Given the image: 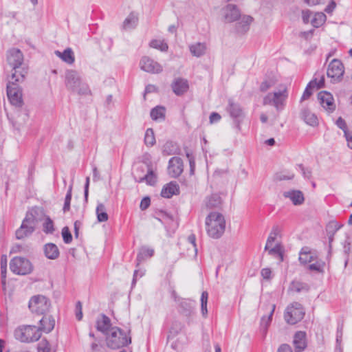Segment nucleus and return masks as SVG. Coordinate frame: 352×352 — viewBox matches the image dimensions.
I'll return each mask as SVG.
<instances>
[{"label": "nucleus", "instance_id": "obj_1", "mask_svg": "<svg viewBox=\"0 0 352 352\" xmlns=\"http://www.w3.org/2000/svg\"><path fill=\"white\" fill-rule=\"evenodd\" d=\"M23 54L19 49L12 48L8 51L7 61L12 69L10 78H17L15 81L23 82L28 74V66L23 63Z\"/></svg>", "mask_w": 352, "mask_h": 352}, {"label": "nucleus", "instance_id": "obj_2", "mask_svg": "<svg viewBox=\"0 0 352 352\" xmlns=\"http://www.w3.org/2000/svg\"><path fill=\"white\" fill-rule=\"evenodd\" d=\"M206 228L210 237L220 238L226 230L224 216L219 212H210L206 218Z\"/></svg>", "mask_w": 352, "mask_h": 352}, {"label": "nucleus", "instance_id": "obj_3", "mask_svg": "<svg viewBox=\"0 0 352 352\" xmlns=\"http://www.w3.org/2000/svg\"><path fill=\"white\" fill-rule=\"evenodd\" d=\"M65 84L68 90L80 95H87L90 93L88 85L82 82L80 74L76 70L66 71Z\"/></svg>", "mask_w": 352, "mask_h": 352}, {"label": "nucleus", "instance_id": "obj_4", "mask_svg": "<svg viewBox=\"0 0 352 352\" xmlns=\"http://www.w3.org/2000/svg\"><path fill=\"white\" fill-rule=\"evenodd\" d=\"M106 340L107 346L112 349H120L131 342V337L117 327L110 329V333L107 336Z\"/></svg>", "mask_w": 352, "mask_h": 352}, {"label": "nucleus", "instance_id": "obj_5", "mask_svg": "<svg viewBox=\"0 0 352 352\" xmlns=\"http://www.w3.org/2000/svg\"><path fill=\"white\" fill-rule=\"evenodd\" d=\"M17 78H10L7 84V96L10 103L18 108H21L23 105L22 88L20 84L22 82L15 81Z\"/></svg>", "mask_w": 352, "mask_h": 352}, {"label": "nucleus", "instance_id": "obj_6", "mask_svg": "<svg viewBox=\"0 0 352 352\" xmlns=\"http://www.w3.org/2000/svg\"><path fill=\"white\" fill-rule=\"evenodd\" d=\"M17 340L24 342L37 341L41 336L38 327L34 325H26L17 328L14 331Z\"/></svg>", "mask_w": 352, "mask_h": 352}, {"label": "nucleus", "instance_id": "obj_7", "mask_svg": "<svg viewBox=\"0 0 352 352\" xmlns=\"http://www.w3.org/2000/svg\"><path fill=\"white\" fill-rule=\"evenodd\" d=\"M37 223L36 218L32 210L26 213L21 227L16 231L17 239H23L30 236L35 230Z\"/></svg>", "mask_w": 352, "mask_h": 352}, {"label": "nucleus", "instance_id": "obj_8", "mask_svg": "<svg viewBox=\"0 0 352 352\" xmlns=\"http://www.w3.org/2000/svg\"><path fill=\"white\" fill-rule=\"evenodd\" d=\"M305 314L302 305L299 302H294L286 308L284 318L287 323L295 324L304 318Z\"/></svg>", "mask_w": 352, "mask_h": 352}, {"label": "nucleus", "instance_id": "obj_9", "mask_svg": "<svg viewBox=\"0 0 352 352\" xmlns=\"http://www.w3.org/2000/svg\"><path fill=\"white\" fill-rule=\"evenodd\" d=\"M50 300L43 295H36L32 296L28 304L30 311L38 315H44L47 313L50 307Z\"/></svg>", "mask_w": 352, "mask_h": 352}, {"label": "nucleus", "instance_id": "obj_10", "mask_svg": "<svg viewBox=\"0 0 352 352\" xmlns=\"http://www.w3.org/2000/svg\"><path fill=\"white\" fill-rule=\"evenodd\" d=\"M10 268L16 274L26 275L32 272L33 266L28 259L16 256L10 261Z\"/></svg>", "mask_w": 352, "mask_h": 352}, {"label": "nucleus", "instance_id": "obj_11", "mask_svg": "<svg viewBox=\"0 0 352 352\" xmlns=\"http://www.w3.org/2000/svg\"><path fill=\"white\" fill-rule=\"evenodd\" d=\"M287 98V89L284 88L282 90L269 93L266 95L263 101V105H273L279 111L283 108L284 102Z\"/></svg>", "mask_w": 352, "mask_h": 352}, {"label": "nucleus", "instance_id": "obj_12", "mask_svg": "<svg viewBox=\"0 0 352 352\" xmlns=\"http://www.w3.org/2000/svg\"><path fill=\"white\" fill-rule=\"evenodd\" d=\"M327 74L333 82L339 81L344 74V66L342 62L338 59H333L329 65Z\"/></svg>", "mask_w": 352, "mask_h": 352}, {"label": "nucleus", "instance_id": "obj_13", "mask_svg": "<svg viewBox=\"0 0 352 352\" xmlns=\"http://www.w3.org/2000/svg\"><path fill=\"white\" fill-rule=\"evenodd\" d=\"M140 66L143 71L151 74H160L163 70L162 66L158 62L146 56L142 58Z\"/></svg>", "mask_w": 352, "mask_h": 352}, {"label": "nucleus", "instance_id": "obj_14", "mask_svg": "<svg viewBox=\"0 0 352 352\" xmlns=\"http://www.w3.org/2000/svg\"><path fill=\"white\" fill-rule=\"evenodd\" d=\"M223 16L227 22L235 21L241 16V12L236 5L228 4L223 9Z\"/></svg>", "mask_w": 352, "mask_h": 352}, {"label": "nucleus", "instance_id": "obj_15", "mask_svg": "<svg viewBox=\"0 0 352 352\" xmlns=\"http://www.w3.org/2000/svg\"><path fill=\"white\" fill-rule=\"evenodd\" d=\"M318 100L324 109L329 111H333L335 109L336 105L333 102V98L329 92L320 91L318 94Z\"/></svg>", "mask_w": 352, "mask_h": 352}, {"label": "nucleus", "instance_id": "obj_16", "mask_svg": "<svg viewBox=\"0 0 352 352\" xmlns=\"http://www.w3.org/2000/svg\"><path fill=\"white\" fill-rule=\"evenodd\" d=\"M293 344L295 351L300 352L307 346L306 333L305 331H297L294 336Z\"/></svg>", "mask_w": 352, "mask_h": 352}, {"label": "nucleus", "instance_id": "obj_17", "mask_svg": "<svg viewBox=\"0 0 352 352\" xmlns=\"http://www.w3.org/2000/svg\"><path fill=\"white\" fill-rule=\"evenodd\" d=\"M253 21V18L249 15L241 16L239 21L236 23V30L239 34H245L250 29V25Z\"/></svg>", "mask_w": 352, "mask_h": 352}, {"label": "nucleus", "instance_id": "obj_18", "mask_svg": "<svg viewBox=\"0 0 352 352\" xmlns=\"http://www.w3.org/2000/svg\"><path fill=\"white\" fill-rule=\"evenodd\" d=\"M316 259V254L312 252L308 247H304L301 249L299 254V261L301 264L306 265Z\"/></svg>", "mask_w": 352, "mask_h": 352}, {"label": "nucleus", "instance_id": "obj_19", "mask_svg": "<svg viewBox=\"0 0 352 352\" xmlns=\"http://www.w3.org/2000/svg\"><path fill=\"white\" fill-rule=\"evenodd\" d=\"M283 196L289 198L294 205H300L305 200L302 192L296 190L285 191L283 192Z\"/></svg>", "mask_w": 352, "mask_h": 352}, {"label": "nucleus", "instance_id": "obj_20", "mask_svg": "<svg viewBox=\"0 0 352 352\" xmlns=\"http://www.w3.org/2000/svg\"><path fill=\"white\" fill-rule=\"evenodd\" d=\"M40 327L38 329L40 332L42 331L45 333H50L54 327L55 320L51 316L45 315L40 320Z\"/></svg>", "mask_w": 352, "mask_h": 352}, {"label": "nucleus", "instance_id": "obj_21", "mask_svg": "<svg viewBox=\"0 0 352 352\" xmlns=\"http://www.w3.org/2000/svg\"><path fill=\"white\" fill-rule=\"evenodd\" d=\"M222 203V199L217 193L207 197L205 201V205L208 209L219 208L221 206Z\"/></svg>", "mask_w": 352, "mask_h": 352}, {"label": "nucleus", "instance_id": "obj_22", "mask_svg": "<svg viewBox=\"0 0 352 352\" xmlns=\"http://www.w3.org/2000/svg\"><path fill=\"white\" fill-rule=\"evenodd\" d=\"M301 118L309 125L314 126L318 124L317 116L308 109H303L300 112Z\"/></svg>", "mask_w": 352, "mask_h": 352}, {"label": "nucleus", "instance_id": "obj_23", "mask_svg": "<svg viewBox=\"0 0 352 352\" xmlns=\"http://www.w3.org/2000/svg\"><path fill=\"white\" fill-rule=\"evenodd\" d=\"M179 312L186 317H189L194 311V302L190 300H182L179 304Z\"/></svg>", "mask_w": 352, "mask_h": 352}, {"label": "nucleus", "instance_id": "obj_24", "mask_svg": "<svg viewBox=\"0 0 352 352\" xmlns=\"http://www.w3.org/2000/svg\"><path fill=\"white\" fill-rule=\"evenodd\" d=\"M55 54L65 63L72 65L75 61V56L72 50L69 47L65 49L63 52L55 51Z\"/></svg>", "mask_w": 352, "mask_h": 352}, {"label": "nucleus", "instance_id": "obj_25", "mask_svg": "<svg viewBox=\"0 0 352 352\" xmlns=\"http://www.w3.org/2000/svg\"><path fill=\"white\" fill-rule=\"evenodd\" d=\"M228 111L230 116L233 118H239L243 116V110L238 103H235L232 100H228Z\"/></svg>", "mask_w": 352, "mask_h": 352}, {"label": "nucleus", "instance_id": "obj_26", "mask_svg": "<svg viewBox=\"0 0 352 352\" xmlns=\"http://www.w3.org/2000/svg\"><path fill=\"white\" fill-rule=\"evenodd\" d=\"M44 252L46 257L52 260L57 258L59 256L58 247L52 243H47L44 246Z\"/></svg>", "mask_w": 352, "mask_h": 352}, {"label": "nucleus", "instance_id": "obj_27", "mask_svg": "<svg viewBox=\"0 0 352 352\" xmlns=\"http://www.w3.org/2000/svg\"><path fill=\"white\" fill-rule=\"evenodd\" d=\"M111 320L110 319L102 314L100 318H98L96 321V329L98 331L106 333L110 329Z\"/></svg>", "mask_w": 352, "mask_h": 352}, {"label": "nucleus", "instance_id": "obj_28", "mask_svg": "<svg viewBox=\"0 0 352 352\" xmlns=\"http://www.w3.org/2000/svg\"><path fill=\"white\" fill-rule=\"evenodd\" d=\"M190 52L194 56L200 57L205 54L207 47L205 43H195L189 47Z\"/></svg>", "mask_w": 352, "mask_h": 352}, {"label": "nucleus", "instance_id": "obj_29", "mask_svg": "<svg viewBox=\"0 0 352 352\" xmlns=\"http://www.w3.org/2000/svg\"><path fill=\"white\" fill-rule=\"evenodd\" d=\"M138 23V16L136 14L131 12L125 19L122 24V28L125 30L134 29Z\"/></svg>", "mask_w": 352, "mask_h": 352}, {"label": "nucleus", "instance_id": "obj_30", "mask_svg": "<svg viewBox=\"0 0 352 352\" xmlns=\"http://www.w3.org/2000/svg\"><path fill=\"white\" fill-rule=\"evenodd\" d=\"M164 285L166 287H167V289L171 294V296L173 298V300H176V296L175 294V280L173 278V272L170 271L167 273L165 280H164Z\"/></svg>", "mask_w": 352, "mask_h": 352}, {"label": "nucleus", "instance_id": "obj_31", "mask_svg": "<svg viewBox=\"0 0 352 352\" xmlns=\"http://www.w3.org/2000/svg\"><path fill=\"white\" fill-rule=\"evenodd\" d=\"M175 193L176 182L174 181L166 184L161 191V195L164 198H170Z\"/></svg>", "mask_w": 352, "mask_h": 352}, {"label": "nucleus", "instance_id": "obj_32", "mask_svg": "<svg viewBox=\"0 0 352 352\" xmlns=\"http://www.w3.org/2000/svg\"><path fill=\"white\" fill-rule=\"evenodd\" d=\"M149 46L162 52H167L168 49V45L164 39H152L149 43Z\"/></svg>", "mask_w": 352, "mask_h": 352}, {"label": "nucleus", "instance_id": "obj_33", "mask_svg": "<svg viewBox=\"0 0 352 352\" xmlns=\"http://www.w3.org/2000/svg\"><path fill=\"white\" fill-rule=\"evenodd\" d=\"M96 212L97 215V219L99 222H105L108 220L109 216L107 213L106 207L103 204H98Z\"/></svg>", "mask_w": 352, "mask_h": 352}, {"label": "nucleus", "instance_id": "obj_34", "mask_svg": "<svg viewBox=\"0 0 352 352\" xmlns=\"http://www.w3.org/2000/svg\"><path fill=\"white\" fill-rule=\"evenodd\" d=\"M166 109L162 106H157L152 109L150 116L153 120H164Z\"/></svg>", "mask_w": 352, "mask_h": 352}, {"label": "nucleus", "instance_id": "obj_35", "mask_svg": "<svg viewBox=\"0 0 352 352\" xmlns=\"http://www.w3.org/2000/svg\"><path fill=\"white\" fill-rule=\"evenodd\" d=\"M154 250L153 249L145 248H142L137 256V265H138L142 261L148 257H151L153 256Z\"/></svg>", "mask_w": 352, "mask_h": 352}, {"label": "nucleus", "instance_id": "obj_36", "mask_svg": "<svg viewBox=\"0 0 352 352\" xmlns=\"http://www.w3.org/2000/svg\"><path fill=\"white\" fill-rule=\"evenodd\" d=\"M196 238L195 234H192L188 236L187 239V242L189 245V247L188 248L187 250V255L188 256H196L197 254V245L195 243Z\"/></svg>", "mask_w": 352, "mask_h": 352}, {"label": "nucleus", "instance_id": "obj_37", "mask_svg": "<svg viewBox=\"0 0 352 352\" xmlns=\"http://www.w3.org/2000/svg\"><path fill=\"white\" fill-rule=\"evenodd\" d=\"M326 15L322 12H316L311 18L310 23L314 28H319L326 21Z\"/></svg>", "mask_w": 352, "mask_h": 352}, {"label": "nucleus", "instance_id": "obj_38", "mask_svg": "<svg viewBox=\"0 0 352 352\" xmlns=\"http://www.w3.org/2000/svg\"><path fill=\"white\" fill-rule=\"evenodd\" d=\"M144 181H146V183L149 185H154L156 183L157 177L152 168H149L147 174L140 178L138 182H142Z\"/></svg>", "mask_w": 352, "mask_h": 352}, {"label": "nucleus", "instance_id": "obj_39", "mask_svg": "<svg viewBox=\"0 0 352 352\" xmlns=\"http://www.w3.org/2000/svg\"><path fill=\"white\" fill-rule=\"evenodd\" d=\"M189 89V85L187 80L177 78V96L182 95Z\"/></svg>", "mask_w": 352, "mask_h": 352}, {"label": "nucleus", "instance_id": "obj_40", "mask_svg": "<svg viewBox=\"0 0 352 352\" xmlns=\"http://www.w3.org/2000/svg\"><path fill=\"white\" fill-rule=\"evenodd\" d=\"M208 298V293L207 292H203L201 296V314L204 317H206L208 314L207 310V302Z\"/></svg>", "mask_w": 352, "mask_h": 352}, {"label": "nucleus", "instance_id": "obj_41", "mask_svg": "<svg viewBox=\"0 0 352 352\" xmlns=\"http://www.w3.org/2000/svg\"><path fill=\"white\" fill-rule=\"evenodd\" d=\"M144 142L147 146H153L155 143V138L152 129H148L146 131L144 136Z\"/></svg>", "mask_w": 352, "mask_h": 352}, {"label": "nucleus", "instance_id": "obj_42", "mask_svg": "<svg viewBox=\"0 0 352 352\" xmlns=\"http://www.w3.org/2000/svg\"><path fill=\"white\" fill-rule=\"evenodd\" d=\"M175 336H176V331L173 328V329H170V331H169V333H168V335L167 336V345H166V347L169 346L172 349H176Z\"/></svg>", "mask_w": 352, "mask_h": 352}, {"label": "nucleus", "instance_id": "obj_43", "mask_svg": "<svg viewBox=\"0 0 352 352\" xmlns=\"http://www.w3.org/2000/svg\"><path fill=\"white\" fill-rule=\"evenodd\" d=\"M176 151L175 144L173 142H166L164 146L162 152L164 155H170L175 153Z\"/></svg>", "mask_w": 352, "mask_h": 352}, {"label": "nucleus", "instance_id": "obj_44", "mask_svg": "<svg viewBox=\"0 0 352 352\" xmlns=\"http://www.w3.org/2000/svg\"><path fill=\"white\" fill-rule=\"evenodd\" d=\"M268 251L269 254L273 256H278L281 261L283 259L282 247L280 244H276L274 248H269V250H266Z\"/></svg>", "mask_w": 352, "mask_h": 352}, {"label": "nucleus", "instance_id": "obj_45", "mask_svg": "<svg viewBox=\"0 0 352 352\" xmlns=\"http://www.w3.org/2000/svg\"><path fill=\"white\" fill-rule=\"evenodd\" d=\"M274 309H275V305H272V309L270 311V315L268 316L267 318L263 316L262 318H261V326L264 327L265 329V332H266L267 331V327L269 326V324H270L271 321H272V315L274 312Z\"/></svg>", "mask_w": 352, "mask_h": 352}, {"label": "nucleus", "instance_id": "obj_46", "mask_svg": "<svg viewBox=\"0 0 352 352\" xmlns=\"http://www.w3.org/2000/svg\"><path fill=\"white\" fill-rule=\"evenodd\" d=\"M72 186H70L66 194L65 198V203L63 206V210L64 212H66L70 210V203L72 200Z\"/></svg>", "mask_w": 352, "mask_h": 352}, {"label": "nucleus", "instance_id": "obj_47", "mask_svg": "<svg viewBox=\"0 0 352 352\" xmlns=\"http://www.w3.org/2000/svg\"><path fill=\"white\" fill-rule=\"evenodd\" d=\"M342 335H343V327H342V325H340L338 327L337 332H336V344H337L336 348V351H339L340 352H341V351H342L341 342H342Z\"/></svg>", "mask_w": 352, "mask_h": 352}, {"label": "nucleus", "instance_id": "obj_48", "mask_svg": "<svg viewBox=\"0 0 352 352\" xmlns=\"http://www.w3.org/2000/svg\"><path fill=\"white\" fill-rule=\"evenodd\" d=\"M278 234V228H274L270 236L267 238V243L265 247V250H269L272 245V243L275 241L276 237Z\"/></svg>", "mask_w": 352, "mask_h": 352}, {"label": "nucleus", "instance_id": "obj_49", "mask_svg": "<svg viewBox=\"0 0 352 352\" xmlns=\"http://www.w3.org/2000/svg\"><path fill=\"white\" fill-rule=\"evenodd\" d=\"M38 352H51V347L49 342L43 339L38 345Z\"/></svg>", "mask_w": 352, "mask_h": 352}, {"label": "nucleus", "instance_id": "obj_50", "mask_svg": "<svg viewBox=\"0 0 352 352\" xmlns=\"http://www.w3.org/2000/svg\"><path fill=\"white\" fill-rule=\"evenodd\" d=\"M43 231L45 233H53L54 231L53 221L49 217L45 219V221L43 224Z\"/></svg>", "mask_w": 352, "mask_h": 352}, {"label": "nucleus", "instance_id": "obj_51", "mask_svg": "<svg viewBox=\"0 0 352 352\" xmlns=\"http://www.w3.org/2000/svg\"><path fill=\"white\" fill-rule=\"evenodd\" d=\"M1 278H2V283H6V270H7V260L6 256L1 257Z\"/></svg>", "mask_w": 352, "mask_h": 352}, {"label": "nucleus", "instance_id": "obj_52", "mask_svg": "<svg viewBox=\"0 0 352 352\" xmlns=\"http://www.w3.org/2000/svg\"><path fill=\"white\" fill-rule=\"evenodd\" d=\"M175 162H176V158H175V157H173L170 159L169 162H168V174L172 177H176V175H175L176 169H175Z\"/></svg>", "mask_w": 352, "mask_h": 352}, {"label": "nucleus", "instance_id": "obj_53", "mask_svg": "<svg viewBox=\"0 0 352 352\" xmlns=\"http://www.w3.org/2000/svg\"><path fill=\"white\" fill-rule=\"evenodd\" d=\"M304 287L303 283L298 281H293L289 286V290L294 292H300Z\"/></svg>", "mask_w": 352, "mask_h": 352}, {"label": "nucleus", "instance_id": "obj_54", "mask_svg": "<svg viewBox=\"0 0 352 352\" xmlns=\"http://www.w3.org/2000/svg\"><path fill=\"white\" fill-rule=\"evenodd\" d=\"M62 236L65 243H69L72 241V236L67 227H64L62 230Z\"/></svg>", "mask_w": 352, "mask_h": 352}, {"label": "nucleus", "instance_id": "obj_55", "mask_svg": "<svg viewBox=\"0 0 352 352\" xmlns=\"http://www.w3.org/2000/svg\"><path fill=\"white\" fill-rule=\"evenodd\" d=\"M186 158L188 160L189 166H190V174L193 175L195 168V162L194 157L191 153H186Z\"/></svg>", "mask_w": 352, "mask_h": 352}, {"label": "nucleus", "instance_id": "obj_56", "mask_svg": "<svg viewBox=\"0 0 352 352\" xmlns=\"http://www.w3.org/2000/svg\"><path fill=\"white\" fill-rule=\"evenodd\" d=\"M324 85V77L322 76L319 81H317V78H314L309 83V86L315 87L316 86L318 89L323 87Z\"/></svg>", "mask_w": 352, "mask_h": 352}, {"label": "nucleus", "instance_id": "obj_57", "mask_svg": "<svg viewBox=\"0 0 352 352\" xmlns=\"http://www.w3.org/2000/svg\"><path fill=\"white\" fill-rule=\"evenodd\" d=\"M342 227V224H340L337 221H331L327 226V228L330 230V232L336 233L338 230Z\"/></svg>", "mask_w": 352, "mask_h": 352}, {"label": "nucleus", "instance_id": "obj_58", "mask_svg": "<svg viewBox=\"0 0 352 352\" xmlns=\"http://www.w3.org/2000/svg\"><path fill=\"white\" fill-rule=\"evenodd\" d=\"M76 317L78 320H80L82 318V304L80 301L76 305Z\"/></svg>", "mask_w": 352, "mask_h": 352}, {"label": "nucleus", "instance_id": "obj_59", "mask_svg": "<svg viewBox=\"0 0 352 352\" xmlns=\"http://www.w3.org/2000/svg\"><path fill=\"white\" fill-rule=\"evenodd\" d=\"M150 204V198L148 197H144L140 202V208H141L142 210H144L148 208Z\"/></svg>", "mask_w": 352, "mask_h": 352}, {"label": "nucleus", "instance_id": "obj_60", "mask_svg": "<svg viewBox=\"0 0 352 352\" xmlns=\"http://www.w3.org/2000/svg\"><path fill=\"white\" fill-rule=\"evenodd\" d=\"M311 12L309 10H302V21L305 23H309L311 21L310 18L311 16Z\"/></svg>", "mask_w": 352, "mask_h": 352}, {"label": "nucleus", "instance_id": "obj_61", "mask_svg": "<svg viewBox=\"0 0 352 352\" xmlns=\"http://www.w3.org/2000/svg\"><path fill=\"white\" fill-rule=\"evenodd\" d=\"M162 223L166 225V227L173 221V217L166 212L162 216Z\"/></svg>", "mask_w": 352, "mask_h": 352}, {"label": "nucleus", "instance_id": "obj_62", "mask_svg": "<svg viewBox=\"0 0 352 352\" xmlns=\"http://www.w3.org/2000/svg\"><path fill=\"white\" fill-rule=\"evenodd\" d=\"M322 266L318 262H316L314 263H312V264H310L309 266H308V269L311 271H316V272H322Z\"/></svg>", "mask_w": 352, "mask_h": 352}, {"label": "nucleus", "instance_id": "obj_63", "mask_svg": "<svg viewBox=\"0 0 352 352\" xmlns=\"http://www.w3.org/2000/svg\"><path fill=\"white\" fill-rule=\"evenodd\" d=\"M336 124L340 129L343 130L344 133H345V131H347L346 124L345 121L341 117H340L337 120Z\"/></svg>", "mask_w": 352, "mask_h": 352}, {"label": "nucleus", "instance_id": "obj_64", "mask_svg": "<svg viewBox=\"0 0 352 352\" xmlns=\"http://www.w3.org/2000/svg\"><path fill=\"white\" fill-rule=\"evenodd\" d=\"M277 352H292V350L289 345L283 344L280 346Z\"/></svg>", "mask_w": 352, "mask_h": 352}]
</instances>
